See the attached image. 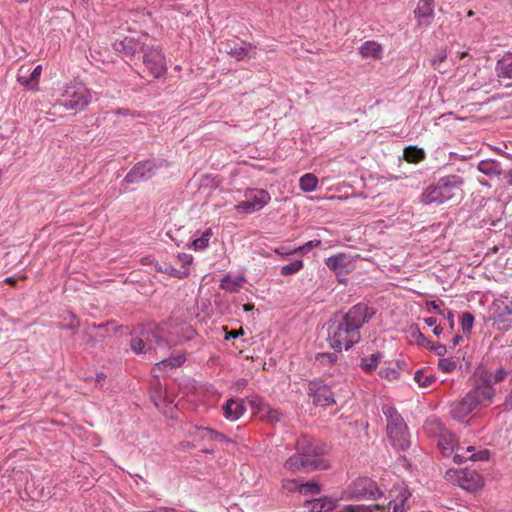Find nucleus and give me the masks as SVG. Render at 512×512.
<instances>
[{
    "label": "nucleus",
    "mask_w": 512,
    "mask_h": 512,
    "mask_svg": "<svg viewBox=\"0 0 512 512\" xmlns=\"http://www.w3.org/2000/svg\"><path fill=\"white\" fill-rule=\"evenodd\" d=\"M371 316L367 305L356 304L345 314L335 317L328 327L330 346L337 352L350 349L360 341V328Z\"/></svg>",
    "instance_id": "nucleus-1"
},
{
    "label": "nucleus",
    "mask_w": 512,
    "mask_h": 512,
    "mask_svg": "<svg viewBox=\"0 0 512 512\" xmlns=\"http://www.w3.org/2000/svg\"><path fill=\"white\" fill-rule=\"evenodd\" d=\"M464 180L457 175L441 178L435 185L426 188L422 193L421 202L424 204H443L449 200L460 199L463 195Z\"/></svg>",
    "instance_id": "nucleus-2"
},
{
    "label": "nucleus",
    "mask_w": 512,
    "mask_h": 512,
    "mask_svg": "<svg viewBox=\"0 0 512 512\" xmlns=\"http://www.w3.org/2000/svg\"><path fill=\"white\" fill-rule=\"evenodd\" d=\"M382 410L387 418V433L389 439L393 445L400 449H407L409 447V435L403 418L397 410L390 405H384Z\"/></svg>",
    "instance_id": "nucleus-3"
},
{
    "label": "nucleus",
    "mask_w": 512,
    "mask_h": 512,
    "mask_svg": "<svg viewBox=\"0 0 512 512\" xmlns=\"http://www.w3.org/2000/svg\"><path fill=\"white\" fill-rule=\"evenodd\" d=\"M383 496L377 484L369 478H358L342 493L339 500H377Z\"/></svg>",
    "instance_id": "nucleus-4"
},
{
    "label": "nucleus",
    "mask_w": 512,
    "mask_h": 512,
    "mask_svg": "<svg viewBox=\"0 0 512 512\" xmlns=\"http://www.w3.org/2000/svg\"><path fill=\"white\" fill-rule=\"evenodd\" d=\"M245 200L235 206L237 212L253 213L261 210L270 200V194L264 189H247Z\"/></svg>",
    "instance_id": "nucleus-5"
},
{
    "label": "nucleus",
    "mask_w": 512,
    "mask_h": 512,
    "mask_svg": "<svg viewBox=\"0 0 512 512\" xmlns=\"http://www.w3.org/2000/svg\"><path fill=\"white\" fill-rule=\"evenodd\" d=\"M59 105L68 110H83L91 101L90 91L84 86H77L72 90H66Z\"/></svg>",
    "instance_id": "nucleus-6"
},
{
    "label": "nucleus",
    "mask_w": 512,
    "mask_h": 512,
    "mask_svg": "<svg viewBox=\"0 0 512 512\" xmlns=\"http://www.w3.org/2000/svg\"><path fill=\"white\" fill-rule=\"evenodd\" d=\"M143 63L153 78H160L167 72L165 57L161 50L154 46H147L143 51Z\"/></svg>",
    "instance_id": "nucleus-7"
},
{
    "label": "nucleus",
    "mask_w": 512,
    "mask_h": 512,
    "mask_svg": "<svg viewBox=\"0 0 512 512\" xmlns=\"http://www.w3.org/2000/svg\"><path fill=\"white\" fill-rule=\"evenodd\" d=\"M467 394L471 397L472 401L475 402V405L478 408H483L491 405L493 398L495 397L496 390L493 386L488 385L478 377L475 387Z\"/></svg>",
    "instance_id": "nucleus-8"
},
{
    "label": "nucleus",
    "mask_w": 512,
    "mask_h": 512,
    "mask_svg": "<svg viewBox=\"0 0 512 512\" xmlns=\"http://www.w3.org/2000/svg\"><path fill=\"white\" fill-rule=\"evenodd\" d=\"M284 467L290 472L297 473L311 472L321 466L320 461H314L312 458H307L296 451V454L286 460Z\"/></svg>",
    "instance_id": "nucleus-9"
},
{
    "label": "nucleus",
    "mask_w": 512,
    "mask_h": 512,
    "mask_svg": "<svg viewBox=\"0 0 512 512\" xmlns=\"http://www.w3.org/2000/svg\"><path fill=\"white\" fill-rule=\"evenodd\" d=\"M410 497L411 493L406 487H394L389 491L388 507L392 508V512H406L410 508L408 504Z\"/></svg>",
    "instance_id": "nucleus-10"
},
{
    "label": "nucleus",
    "mask_w": 512,
    "mask_h": 512,
    "mask_svg": "<svg viewBox=\"0 0 512 512\" xmlns=\"http://www.w3.org/2000/svg\"><path fill=\"white\" fill-rule=\"evenodd\" d=\"M224 50L238 61L256 57V47L250 43L239 44L235 40H228L224 43Z\"/></svg>",
    "instance_id": "nucleus-11"
},
{
    "label": "nucleus",
    "mask_w": 512,
    "mask_h": 512,
    "mask_svg": "<svg viewBox=\"0 0 512 512\" xmlns=\"http://www.w3.org/2000/svg\"><path fill=\"white\" fill-rule=\"evenodd\" d=\"M478 407L471 397L466 394L461 400L454 402L451 405V415L459 422L467 420L468 416Z\"/></svg>",
    "instance_id": "nucleus-12"
},
{
    "label": "nucleus",
    "mask_w": 512,
    "mask_h": 512,
    "mask_svg": "<svg viewBox=\"0 0 512 512\" xmlns=\"http://www.w3.org/2000/svg\"><path fill=\"white\" fill-rule=\"evenodd\" d=\"M155 164L151 161L140 162L125 176V182L136 183L149 178L154 173Z\"/></svg>",
    "instance_id": "nucleus-13"
},
{
    "label": "nucleus",
    "mask_w": 512,
    "mask_h": 512,
    "mask_svg": "<svg viewBox=\"0 0 512 512\" xmlns=\"http://www.w3.org/2000/svg\"><path fill=\"white\" fill-rule=\"evenodd\" d=\"M328 268L336 274H347L353 269L352 258L346 254H338L331 256L325 261Z\"/></svg>",
    "instance_id": "nucleus-14"
},
{
    "label": "nucleus",
    "mask_w": 512,
    "mask_h": 512,
    "mask_svg": "<svg viewBox=\"0 0 512 512\" xmlns=\"http://www.w3.org/2000/svg\"><path fill=\"white\" fill-rule=\"evenodd\" d=\"M493 308V319L497 323L503 324L505 329L509 328L512 323V300L510 303L495 301L493 303Z\"/></svg>",
    "instance_id": "nucleus-15"
},
{
    "label": "nucleus",
    "mask_w": 512,
    "mask_h": 512,
    "mask_svg": "<svg viewBox=\"0 0 512 512\" xmlns=\"http://www.w3.org/2000/svg\"><path fill=\"white\" fill-rule=\"evenodd\" d=\"M296 451L301 453L303 456L307 458H312L314 461H320L321 459L318 456L321 454V449L314 444L311 438L306 435L300 436L295 444Z\"/></svg>",
    "instance_id": "nucleus-16"
},
{
    "label": "nucleus",
    "mask_w": 512,
    "mask_h": 512,
    "mask_svg": "<svg viewBox=\"0 0 512 512\" xmlns=\"http://www.w3.org/2000/svg\"><path fill=\"white\" fill-rule=\"evenodd\" d=\"M459 486L464 490L473 492L482 487L483 481L481 476L474 471H460L458 472Z\"/></svg>",
    "instance_id": "nucleus-17"
},
{
    "label": "nucleus",
    "mask_w": 512,
    "mask_h": 512,
    "mask_svg": "<svg viewBox=\"0 0 512 512\" xmlns=\"http://www.w3.org/2000/svg\"><path fill=\"white\" fill-rule=\"evenodd\" d=\"M414 13L419 26H428L434 16L433 0H419Z\"/></svg>",
    "instance_id": "nucleus-18"
},
{
    "label": "nucleus",
    "mask_w": 512,
    "mask_h": 512,
    "mask_svg": "<svg viewBox=\"0 0 512 512\" xmlns=\"http://www.w3.org/2000/svg\"><path fill=\"white\" fill-rule=\"evenodd\" d=\"M147 339L150 343L155 344L154 350H165L178 344L177 341L167 337L165 331L158 326L151 330L150 335H148Z\"/></svg>",
    "instance_id": "nucleus-19"
},
{
    "label": "nucleus",
    "mask_w": 512,
    "mask_h": 512,
    "mask_svg": "<svg viewBox=\"0 0 512 512\" xmlns=\"http://www.w3.org/2000/svg\"><path fill=\"white\" fill-rule=\"evenodd\" d=\"M114 46L117 51L123 52L125 55H134L140 51L143 52L147 47L132 37H125L121 41H116Z\"/></svg>",
    "instance_id": "nucleus-20"
},
{
    "label": "nucleus",
    "mask_w": 512,
    "mask_h": 512,
    "mask_svg": "<svg viewBox=\"0 0 512 512\" xmlns=\"http://www.w3.org/2000/svg\"><path fill=\"white\" fill-rule=\"evenodd\" d=\"M246 409L241 400L229 399L223 406V413L226 419L230 421L238 420Z\"/></svg>",
    "instance_id": "nucleus-21"
},
{
    "label": "nucleus",
    "mask_w": 512,
    "mask_h": 512,
    "mask_svg": "<svg viewBox=\"0 0 512 512\" xmlns=\"http://www.w3.org/2000/svg\"><path fill=\"white\" fill-rule=\"evenodd\" d=\"M178 260L184 267H187L192 263L193 257L190 254L180 253L178 254ZM158 270L178 278L186 277L189 274V270L187 268H185L183 271H179L172 266H165V268L160 267Z\"/></svg>",
    "instance_id": "nucleus-22"
},
{
    "label": "nucleus",
    "mask_w": 512,
    "mask_h": 512,
    "mask_svg": "<svg viewBox=\"0 0 512 512\" xmlns=\"http://www.w3.org/2000/svg\"><path fill=\"white\" fill-rule=\"evenodd\" d=\"M496 73L500 80H512V54L503 56L497 62Z\"/></svg>",
    "instance_id": "nucleus-23"
},
{
    "label": "nucleus",
    "mask_w": 512,
    "mask_h": 512,
    "mask_svg": "<svg viewBox=\"0 0 512 512\" xmlns=\"http://www.w3.org/2000/svg\"><path fill=\"white\" fill-rule=\"evenodd\" d=\"M508 372L500 367L495 371L483 370L479 373L478 377L481 378L488 385L494 386L496 383L502 382L507 377Z\"/></svg>",
    "instance_id": "nucleus-24"
},
{
    "label": "nucleus",
    "mask_w": 512,
    "mask_h": 512,
    "mask_svg": "<svg viewBox=\"0 0 512 512\" xmlns=\"http://www.w3.org/2000/svg\"><path fill=\"white\" fill-rule=\"evenodd\" d=\"M337 502L338 499L332 500L331 498L323 497L307 502V505L311 512H323L334 509L337 505Z\"/></svg>",
    "instance_id": "nucleus-25"
},
{
    "label": "nucleus",
    "mask_w": 512,
    "mask_h": 512,
    "mask_svg": "<svg viewBox=\"0 0 512 512\" xmlns=\"http://www.w3.org/2000/svg\"><path fill=\"white\" fill-rule=\"evenodd\" d=\"M359 52L363 58L380 59L382 57V47L375 41H366L359 48Z\"/></svg>",
    "instance_id": "nucleus-26"
},
{
    "label": "nucleus",
    "mask_w": 512,
    "mask_h": 512,
    "mask_svg": "<svg viewBox=\"0 0 512 512\" xmlns=\"http://www.w3.org/2000/svg\"><path fill=\"white\" fill-rule=\"evenodd\" d=\"M313 402L319 406H331L335 403L332 392L325 386L318 387L313 395Z\"/></svg>",
    "instance_id": "nucleus-27"
},
{
    "label": "nucleus",
    "mask_w": 512,
    "mask_h": 512,
    "mask_svg": "<svg viewBox=\"0 0 512 512\" xmlns=\"http://www.w3.org/2000/svg\"><path fill=\"white\" fill-rule=\"evenodd\" d=\"M414 380L419 385V387L427 388L436 381V377L431 370L420 369L415 372Z\"/></svg>",
    "instance_id": "nucleus-28"
},
{
    "label": "nucleus",
    "mask_w": 512,
    "mask_h": 512,
    "mask_svg": "<svg viewBox=\"0 0 512 512\" xmlns=\"http://www.w3.org/2000/svg\"><path fill=\"white\" fill-rule=\"evenodd\" d=\"M245 282L243 277L232 278L230 275H226L222 278L220 288L228 292H237Z\"/></svg>",
    "instance_id": "nucleus-29"
},
{
    "label": "nucleus",
    "mask_w": 512,
    "mask_h": 512,
    "mask_svg": "<svg viewBox=\"0 0 512 512\" xmlns=\"http://www.w3.org/2000/svg\"><path fill=\"white\" fill-rule=\"evenodd\" d=\"M382 357L383 355L380 352H376L371 354L370 356L363 357L361 359L360 367L362 368L363 371L370 373L377 368Z\"/></svg>",
    "instance_id": "nucleus-30"
},
{
    "label": "nucleus",
    "mask_w": 512,
    "mask_h": 512,
    "mask_svg": "<svg viewBox=\"0 0 512 512\" xmlns=\"http://www.w3.org/2000/svg\"><path fill=\"white\" fill-rule=\"evenodd\" d=\"M404 159L409 163H419L425 159V152L423 149L409 146L404 149Z\"/></svg>",
    "instance_id": "nucleus-31"
},
{
    "label": "nucleus",
    "mask_w": 512,
    "mask_h": 512,
    "mask_svg": "<svg viewBox=\"0 0 512 512\" xmlns=\"http://www.w3.org/2000/svg\"><path fill=\"white\" fill-rule=\"evenodd\" d=\"M318 179L313 173L304 174L299 180L300 189L304 192H312L316 190Z\"/></svg>",
    "instance_id": "nucleus-32"
},
{
    "label": "nucleus",
    "mask_w": 512,
    "mask_h": 512,
    "mask_svg": "<svg viewBox=\"0 0 512 512\" xmlns=\"http://www.w3.org/2000/svg\"><path fill=\"white\" fill-rule=\"evenodd\" d=\"M198 432L200 437L203 439L230 442V439H228L224 434L214 431L210 428H200Z\"/></svg>",
    "instance_id": "nucleus-33"
},
{
    "label": "nucleus",
    "mask_w": 512,
    "mask_h": 512,
    "mask_svg": "<svg viewBox=\"0 0 512 512\" xmlns=\"http://www.w3.org/2000/svg\"><path fill=\"white\" fill-rule=\"evenodd\" d=\"M212 235H213L212 229L211 228L206 229L200 237L196 238L192 242V248L194 250H204L205 248H207V246L209 244V240L212 237Z\"/></svg>",
    "instance_id": "nucleus-34"
},
{
    "label": "nucleus",
    "mask_w": 512,
    "mask_h": 512,
    "mask_svg": "<svg viewBox=\"0 0 512 512\" xmlns=\"http://www.w3.org/2000/svg\"><path fill=\"white\" fill-rule=\"evenodd\" d=\"M261 411H262L261 418L263 420H266L269 423H276L281 420L282 414L277 409H273L269 406H263Z\"/></svg>",
    "instance_id": "nucleus-35"
},
{
    "label": "nucleus",
    "mask_w": 512,
    "mask_h": 512,
    "mask_svg": "<svg viewBox=\"0 0 512 512\" xmlns=\"http://www.w3.org/2000/svg\"><path fill=\"white\" fill-rule=\"evenodd\" d=\"M408 340L410 344H416L418 346H424L426 338L416 326H411L408 330Z\"/></svg>",
    "instance_id": "nucleus-36"
},
{
    "label": "nucleus",
    "mask_w": 512,
    "mask_h": 512,
    "mask_svg": "<svg viewBox=\"0 0 512 512\" xmlns=\"http://www.w3.org/2000/svg\"><path fill=\"white\" fill-rule=\"evenodd\" d=\"M489 456H490V453L488 450H482V451H479L478 453L471 454L469 457H465V456L457 453L454 456V460H455V462H458V463H462L466 459H470L472 461H486L489 459Z\"/></svg>",
    "instance_id": "nucleus-37"
},
{
    "label": "nucleus",
    "mask_w": 512,
    "mask_h": 512,
    "mask_svg": "<svg viewBox=\"0 0 512 512\" xmlns=\"http://www.w3.org/2000/svg\"><path fill=\"white\" fill-rule=\"evenodd\" d=\"M478 169L486 175H494L499 173V164L494 160H483L479 163Z\"/></svg>",
    "instance_id": "nucleus-38"
},
{
    "label": "nucleus",
    "mask_w": 512,
    "mask_h": 512,
    "mask_svg": "<svg viewBox=\"0 0 512 512\" xmlns=\"http://www.w3.org/2000/svg\"><path fill=\"white\" fill-rule=\"evenodd\" d=\"M304 266L302 260H295L294 262L281 267L280 273L282 276H289L298 273Z\"/></svg>",
    "instance_id": "nucleus-39"
},
{
    "label": "nucleus",
    "mask_w": 512,
    "mask_h": 512,
    "mask_svg": "<svg viewBox=\"0 0 512 512\" xmlns=\"http://www.w3.org/2000/svg\"><path fill=\"white\" fill-rule=\"evenodd\" d=\"M30 70L29 69H26L25 66H22L20 69H19V74H18V81L23 85V86H26L28 87L29 89H35L36 88V85L34 84V82H32L31 80V76L29 75V77L27 76L29 74Z\"/></svg>",
    "instance_id": "nucleus-40"
},
{
    "label": "nucleus",
    "mask_w": 512,
    "mask_h": 512,
    "mask_svg": "<svg viewBox=\"0 0 512 512\" xmlns=\"http://www.w3.org/2000/svg\"><path fill=\"white\" fill-rule=\"evenodd\" d=\"M298 490L304 495H315L320 492V485L317 482H307L305 484H301L298 487Z\"/></svg>",
    "instance_id": "nucleus-41"
},
{
    "label": "nucleus",
    "mask_w": 512,
    "mask_h": 512,
    "mask_svg": "<svg viewBox=\"0 0 512 512\" xmlns=\"http://www.w3.org/2000/svg\"><path fill=\"white\" fill-rule=\"evenodd\" d=\"M447 59V52L445 49H440L436 52V54L431 59V65L435 70L439 72H444L440 68V64L443 63Z\"/></svg>",
    "instance_id": "nucleus-42"
},
{
    "label": "nucleus",
    "mask_w": 512,
    "mask_h": 512,
    "mask_svg": "<svg viewBox=\"0 0 512 512\" xmlns=\"http://www.w3.org/2000/svg\"><path fill=\"white\" fill-rule=\"evenodd\" d=\"M457 363L453 358H441L438 361V367L445 373H450L456 369Z\"/></svg>",
    "instance_id": "nucleus-43"
},
{
    "label": "nucleus",
    "mask_w": 512,
    "mask_h": 512,
    "mask_svg": "<svg viewBox=\"0 0 512 512\" xmlns=\"http://www.w3.org/2000/svg\"><path fill=\"white\" fill-rule=\"evenodd\" d=\"M474 324V316L469 313L465 312L461 316V327L464 333H469L473 327Z\"/></svg>",
    "instance_id": "nucleus-44"
},
{
    "label": "nucleus",
    "mask_w": 512,
    "mask_h": 512,
    "mask_svg": "<svg viewBox=\"0 0 512 512\" xmlns=\"http://www.w3.org/2000/svg\"><path fill=\"white\" fill-rule=\"evenodd\" d=\"M321 243L322 242L320 240H310L306 242L304 245L294 248V251H296V253H301L302 255H304L311 249L320 247Z\"/></svg>",
    "instance_id": "nucleus-45"
},
{
    "label": "nucleus",
    "mask_w": 512,
    "mask_h": 512,
    "mask_svg": "<svg viewBox=\"0 0 512 512\" xmlns=\"http://www.w3.org/2000/svg\"><path fill=\"white\" fill-rule=\"evenodd\" d=\"M381 378L388 379L389 381L396 380L399 377V372L395 368L385 367L379 371Z\"/></svg>",
    "instance_id": "nucleus-46"
},
{
    "label": "nucleus",
    "mask_w": 512,
    "mask_h": 512,
    "mask_svg": "<svg viewBox=\"0 0 512 512\" xmlns=\"http://www.w3.org/2000/svg\"><path fill=\"white\" fill-rule=\"evenodd\" d=\"M317 360L321 364L332 365L337 360V355L335 353H320L317 355Z\"/></svg>",
    "instance_id": "nucleus-47"
},
{
    "label": "nucleus",
    "mask_w": 512,
    "mask_h": 512,
    "mask_svg": "<svg viewBox=\"0 0 512 512\" xmlns=\"http://www.w3.org/2000/svg\"><path fill=\"white\" fill-rule=\"evenodd\" d=\"M130 347L133 352L140 354L145 353V344L141 338H133L130 343Z\"/></svg>",
    "instance_id": "nucleus-48"
},
{
    "label": "nucleus",
    "mask_w": 512,
    "mask_h": 512,
    "mask_svg": "<svg viewBox=\"0 0 512 512\" xmlns=\"http://www.w3.org/2000/svg\"><path fill=\"white\" fill-rule=\"evenodd\" d=\"M184 361H185V357L183 355H179V356H177L175 358L162 360L157 365H167V364H169L172 367H176V366H180L181 364H183Z\"/></svg>",
    "instance_id": "nucleus-49"
},
{
    "label": "nucleus",
    "mask_w": 512,
    "mask_h": 512,
    "mask_svg": "<svg viewBox=\"0 0 512 512\" xmlns=\"http://www.w3.org/2000/svg\"><path fill=\"white\" fill-rule=\"evenodd\" d=\"M340 512H370L365 505H345Z\"/></svg>",
    "instance_id": "nucleus-50"
},
{
    "label": "nucleus",
    "mask_w": 512,
    "mask_h": 512,
    "mask_svg": "<svg viewBox=\"0 0 512 512\" xmlns=\"http://www.w3.org/2000/svg\"><path fill=\"white\" fill-rule=\"evenodd\" d=\"M439 445L441 446V448L446 452V451H452L454 449V446H453V439L452 437H449L446 438V437H442L440 440H439Z\"/></svg>",
    "instance_id": "nucleus-51"
},
{
    "label": "nucleus",
    "mask_w": 512,
    "mask_h": 512,
    "mask_svg": "<svg viewBox=\"0 0 512 512\" xmlns=\"http://www.w3.org/2000/svg\"><path fill=\"white\" fill-rule=\"evenodd\" d=\"M41 72H42V66L41 65L36 66L32 72H29L30 76H31V80H32V82H34V84L36 86L39 83Z\"/></svg>",
    "instance_id": "nucleus-52"
},
{
    "label": "nucleus",
    "mask_w": 512,
    "mask_h": 512,
    "mask_svg": "<svg viewBox=\"0 0 512 512\" xmlns=\"http://www.w3.org/2000/svg\"><path fill=\"white\" fill-rule=\"evenodd\" d=\"M366 508H369L370 512L386 511V510L389 511L391 509L388 507V503L386 505L385 504H373V505L366 506Z\"/></svg>",
    "instance_id": "nucleus-53"
},
{
    "label": "nucleus",
    "mask_w": 512,
    "mask_h": 512,
    "mask_svg": "<svg viewBox=\"0 0 512 512\" xmlns=\"http://www.w3.org/2000/svg\"><path fill=\"white\" fill-rule=\"evenodd\" d=\"M247 386V380L242 378V379H238L234 385H233V388L236 390V391H242L245 387Z\"/></svg>",
    "instance_id": "nucleus-54"
},
{
    "label": "nucleus",
    "mask_w": 512,
    "mask_h": 512,
    "mask_svg": "<svg viewBox=\"0 0 512 512\" xmlns=\"http://www.w3.org/2000/svg\"><path fill=\"white\" fill-rule=\"evenodd\" d=\"M275 253L281 255V256H288V255H291V254H294L296 253V251H294V249L292 250H287L285 247H278L276 248L275 250Z\"/></svg>",
    "instance_id": "nucleus-55"
},
{
    "label": "nucleus",
    "mask_w": 512,
    "mask_h": 512,
    "mask_svg": "<svg viewBox=\"0 0 512 512\" xmlns=\"http://www.w3.org/2000/svg\"><path fill=\"white\" fill-rule=\"evenodd\" d=\"M149 512H176V510L170 507H160Z\"/></svg>",
    "instance_id": "nucleus-56"
},
{
    "label": "nucleus",
    "mask_w": 512,
    "mask_h": 512,
    "mask_svg": "<svg viewBox=\"0 0 512 512\" xmlns=\"http://www.w3.org/2000/svg\"><path fill=\"white\" fill-rule=\"evenodd\" d=\"M428 309H432L433 311L439 312V305L435 301H430L427 303Z\"/></svg>",
    "instance_id": "nucleus-57"
},
{
    "label": "nucleus",
    "mask_w": 512,
    "mask_h": 512,
    "mask_svg": "<svg viewBox=\"0 0 512 512\" xmlns=\"http://www.w3.org/2000/svg\"><path fill=\"white\" fill-rule=\"evenodd\" d=\"M424 321L429 327H434L437 323V320L434 317H428Z\"/></svg>",
    "instance_id": "nucleus-58"
},
{
    "label": "nucleus",
    "mask_w": 512,
    "mask_h": 512,
    "mask_svg": "<svg viewBox=\"0 0 512 512\" xmlns=\"http://www.w3.org/2000/svg\"><path fill=\"white\" fill-rule=\"evenodd\" d=\"M243 334H244L243 329H239V330H233V331H231L229 335H230V337H232V338H237V337H239V336H241V335H243Z\"/></svg>",
    "instance_id": "nucleus-59"
},
{
    "label": "nucleus",
    "mask_w": 512,
    "mask_h": 512,
    "mask_svg": "<svg viewBox=\"0 0 512 512\" xmlns=\"http://www.w3.org/2000/svg\"><path fill=\"white\" fill-rule=\"evenodd\" d=\"M443 331V328L440 326V325H435L434 326V329H433V333L436 335V336H439Z\"/></svg>",
    "instance_id": "nucleus-60"
},
{
    "label": "nucleus",
    "mask_w": 512,
    "mask_h": 512,
    "mask_svg": "<svg viewBox=\"0 0 512 512\" xmlns=\"http://www.w3.org/2000/svg\"><path fill=\"white\" fill-rule=\"evenodd\" d=\"M438 355H442L446 352V347L444 345H439L436 349Z\"/></svg>",
    "instance_id": "nucleus-61"
},
{
    "label": "nucleus",
    "mask_w": 512,
    "mask_h": 512,
    "mask_svg": "<svg viewBox=\"0 0 512 512\" xmlns=\"http://www.w3.org/2000/svg\"><path fill=\"white\" fill-rule=\"evenodd\" d=\"M79 326V323L78 321H76L75 319L69 324L68 328L69 329H72V330H76Z\"/></svg>",
    "instance_id": "nucleus-62"
},
{
    "label": "nucleus",
    "mask_w": 512,
    "mask_h": 512,
    "mask_svg": "<svg viewBox=\"0 0 512 512\" xmlns=\"http://www.w3.org/2000/svg\"><path fill=\"white\" fill-rule=\"evenodd\" d=\"M253 308H254V305H253V304H250V303L245 304V305L243 306V309H244V311H246V312H247V311H251V310H253Z\"/></svg>",
    "instance_id": "nucleus-63"
},
{
    "label": "nucleus",
    "mask_w": 512,
    "mask_h": 512,
    "mask_svg": "<svg viewBox=\"0 0 512 512\" xmlns=\"http://www.w3.org/2000/svg\"><path fill=\"white\" fill-rule=\"evenodd\" d=\"M461 339H462L461 336H455L454 339H453V344L457 345L460 342Z\"/></svg>",
    "instance_id": "nucleus-64"
}]
</instances>
